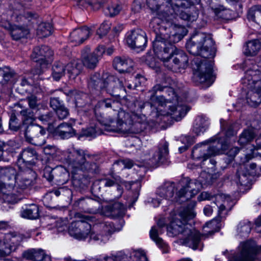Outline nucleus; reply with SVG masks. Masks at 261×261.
<instances>
[{
  "mask_svg": "<svg viewBox=\"0 0 261 261\" xmlns=\"http://www.w3.org/2000/svg\"><path fill=\"white\" fill-rule=\"evenodd\" d=\"M195 214L192 210H184L172 218L170 224L167 226V233L170 237L180 235L176 243L180 245L188 246L194 250L202 248L201 243V237L211 235L219 231V223L217 220H213L206 223L203 226L204 233L201 234L198 230L192 229L187 223L188 220L192 219Z\"/></svg>",
  "mask_w": 261,
  "mask_h": 261,
  "instance_id": "nucleus-2",
  "label": "nucleus"
},
{
  "mask_svg": "<svg viewBox=\"0 0 261 261\" xmlns=\"http://www.w3.org/2000/svg\"><path fill=\"white\" fill-rule=\"evenodd\" d=\"M99 105L102 108H113L114 111H116V109H119L120 107V103L112 98H108L101 100L99 102Z\"/></svg>",
  "mask_w": 261,
  "mask_h": 261,
  "instance_id": "nucleus-47",
  "label": "nucleus"
},
{
  "mask_svg": "<svg viewBox=\"0 0 261 261\" xmlns=\"http://www.w3.org/2000/svg\"><path fill=\"white\" fill-rule=\"evenodd\" d=\"M111 28V23L107 21H103L97 31V34L100 37L106 35Z\"/></svg>",
  "mask_w": 261,
  "mask_h": 261,
  "instance_id": "nucleus-49",
  "label": "nucleus"
},
{
  "mask_svg": "<svg viewBox=\"0 0 261 261\" xmlns=\"http://www.w3.org/2000/svg\"><path fill=\"white\" fill-rule=\"evenodd\" d=\"M242 83L249 89L246 95L247 102L251 107H256L261 103V74L256 66L247 70Z\"/></svg>",
  "mask_w": 261,
  "mask_h": 261,
  "instance_id": "nucleus-8",
  "label": "nucleus"
},
{
  "mask_svg": "<svg viewBox=\"0 0 261 261\" xmlns=\"http://www.w3.org/2000/svg\"><path fill=\"white\" fill-rule=\"evenodd\" d=\"M174 184L170 182H166L157 190L156 193L161 197L166 199H171L174 195Z\"/></svg>",
  "mask_w": 261,
  "mask_h": 261,
  "instance_id": "nucleus-32",
  "label": "nucleus"
},
{
  "mask_svg": "<svg viewBox=\"0 0 261 261\" xmlns=\"http://www.w3.org/2000/svg\"><path fill=\"white\" fill-rule=\"evenodd\" d=\"M9 127L11 130L16 131L20 126L16 122V118L15 116H12L9 121Z\"/></svg>",
  "mask_w": 261,
  "mask_h": 261,
  "instance_id": "nucleus-58",
  "label": "nucleus"
},
{
  "mask_svg": "<svg viewBox=\"0 0 261 261\" xmlns=\"http://www.w3.org/2000/svg\"><path fill=\"white\" fill-rule=\"evenodd\" d=\"M215 203L218 206L219 215H226L233 206V202L230 197L223 194H219L215 197Z\"/></svg>",
  "mask_w": 261,
  "mask_h": 261,
  "instance_id": "nucleus-22",
  "label": "nucleus"
},
{
  "mask_svg": "<svg viewBox=\"0 0 261 261\" xmlns=\"http://www.w3.org/2000/svg\"><path fill=\"white\" fill-rule=\"evenodd\" d=\"M213 196L211 195V194L207 192H202L198 197L199 201L213 200Z\"/></svg>",
  "mask_w": 261,
  "mask_h": 261,
  "instance_id": "nucleus-64",
  "label": "nucleus"
},
{
  "mask_svg": "<svg viewBox=\"0 0 261 261\" xmlns=\"http://www.w3.org/2000/svg\"><path fill=\"white\" fill-rule=\"evenodd\" d=\"M105 52V47L103 46H98L92 54L99 60Z\"/></svg>",
  "mask_w": 261,
  "mask_h": 261,
  "instance_id": "nucleus-59",
  "label": "nucleus"
},
{
  "mask_svg": "<svg viewBox=\"0 0 261 261\" xmlns=\"http://www.w3.org/2000/svg\"><path fill=\"white\" fill-rule=\"evenodd\" d=\"M3 241L6 247L10 249V254L14 251L22 241V237L16 232H10L5 235Z\"/></svg>",
  "mask_w": 261,
  "mask_h": 261,
  "instance_id": "nucleus-24",
  "label": "nucleus"
},
{
  "mask_svg": "<svg viewBox=\"0 0 261 261\" xmlns=\"http://www.w3.org/2000/svg\"><path fill=\"white\" fill-rule=\"evenodd\" d=\"M254 137V133L252 129H247L241 134L238 142L240 145L244 146L251 142Z\"/></svg>",
  "mask_w": 261,
  "mask_h": 261,
  "instance_id": "nucleus-44",
  "label": "nucleus"
},
{
  "mask_svg": "<svg viewBox=\"0 0 261 261\" xmlns=\"http://www.w3.org/2000/svg\"><path fill=\"white\" fill-rule=\"evenodd\" d=\"M138 115L133 112L131 114L120 110L117 114V119L110 116L103 120H99L109 132H119L123 134H137L140 130L137 128L140 125L136 120Z\"/></svg>",
  "mask_w": 261,
  "mask_h": 261,
  "instance_id": "nucleus-5",
  "label": "nucleus"
},
{
  "mask_svg": "<svg viewBox=\"0 0 261 261\" xmlns=\"http://www.w3.org/2000/svg\"><path fill=\"white\" fill-rule=\"evenodd\" d=\"M18 173L16 172L15 188L12 193L15 195L16 201L13 202H8L4 199H2L4 202L14 203L18 201L17 193L21 192V191L29 188L35 183V180L37 177L36 173L31 168H23Z\"/></svg>",
  "mask_w": 261,
  "mask_h": 261,
  "instance_id": "nucleus-13",
  "label": "nucleus"
},
{
  "mask_svg": "<svg viewBox=\"0 0 261 261\" xmlns=\"http://www.w3.org/2000/svg\"><path fill=\"white\" fill-rule=\"evenodd\" d=\"M168 154V143L163 142L160 143L158 150H150L145 154V160L150 166H155L160 162H163Z\"/></svg>",
  "mask_w": 261,
  "mask_h": 261,
  "instance_id": "nucleus-18",
  "label": "nucleus"
},
{
  "mask_svg": "<svg viewBox=\"0 0 261 261\" xmlns=\"http://www.w3.org/2000/svg\"><path fill=\"white\" fill-rule=\"evenodd\" d=\"M55 134L62 139H68L73 136L75 132L70 124L62 123L56 128Z\"/></svg>",
  "mask_w": 261,
  "mask_h": 261,
  "instance_id": "nucleus-31",
  "label": "nucleus"
},
{
  "mask_svg": "<svg viewBox=\"0 0 261 261\" xmlns=\"http://www.w3.org/2000/svg\"><path fill=\"white\" fill-rule=\"evenodd\" d=\"M113 65L120 72H128L133 66L131 59L125 57H116L114 59Z\"/></svg>",
  "mask_w": 261,
  "mask_h": 261,
  "instance_id": "nucleus-26",
  "label": "nucleus"
},
{
  "mask_svg": "<svg viewBox=\"0 0 261 261\" xmlns=\"http://www.w3.org/2000/svg\"><path fill=\"white\" fill-rule=\"evenodd\" d=\"M222 153V150L218 147L211 146L206 149L204 145H196L192 151V156L195 159H203L206 160L208 158L219 154Z\"/></svg>",
  "mask_w": 261,
  "mask_h": 261,
  "instance_id": "nucleus-21",
  "label": "nucleus"
},
{
  "mask_svg": "<svg viewBox=\"0 0 261 261\" xmlns=\"http://www.w3.org/2000/svg\"><path fill=\"white\" fill-rule=\"evenodd\" d=\"M127 258L126 255L122 252L117 253L115 255L99 256L95 258V261H121Z\"/></svg>",
  "mask_w": 261,
  "mask_h": 261,
  "instance_id": "nucleus-45",
  "label": "nucleus"
},
{
  "mask_svg": "<svg viewBox=\"0 0 261 261\" xmlns=\"http://www.w3.org/2000/svg\"><path fill=\"white\" fill-rule=\"evenodd\" d=\"M91 33L88 27H83L74 30L70 35L69 39L71 42L75 43V45H79L87 39Z\"/></svg>",
  "mask_w": 261,
  "mask_h": 261,
  "instance_id": "nucleus-23",
  "label": "nucleus"
},
{
  "mask_svg": "<svg viewBox=\"0 0 261 261\" xmlns=\"http://www.w3.org/2000/svg\"><path fill=\"white\" fill-rule=\"evenodd\" d=\"M237 176L240 185L247 186L250 183V175L248 173H244L239 170L238 171Z\"/></svg>",
  "mask_w": 261,
  "mask_h": 261,
  "instance_id": "nucleus-48",
  "label": "nucleus"
},
{
  "mask_svg": "<svg viewBox=\"0 0 261 261\" xmlns=\"http://www.w3.org/2000/svg\"><path fill=\"white\" fill-rule=\"evenodd\" d=\"M25 102V100H21L15 104L14 111L20 113L24 124H29L24 133L26 140L36 146L43 145L45 143L44 135L46 132L42 126L32 124L34 120V113L31 110L25 108L24 105Z\"/></svg>",
  "mask_w": 261,
  "mask_h": 261,
  "instance_id": "nucleus-6",
  "label": "nucleus"
},
{
  "mask_svg": "<svg viewBox=\"0 0 261 261\" xmlns=\"http://www.w3.org/2000/svg\"><path fill=\"white\" fill-rule=\"evenodd\" d=\"M186 47L191 54L201 56L204 58L201 61H194L195 64L194 74L199 83H205L207 87L210 86L214 82L213 62L205 59L214 56V42L211 36L202 32H198L187 42Z\"/></svg>",
  "mask_w": 261,
  "mask_h": 261,
  "instance_id": "nucleus-3",
  "label": "nucleus"
},
{
  "mask_svg": "<svg viewBox=\"0 0 261 261\" xmlns=\"http://www.w3.org/2000/svg\"><path fill=\"white\" fill-rule=\"evenodd\" d=\"M76 220L72 222L68 227L69 234L77 240H84L88 237L91 229L89 222L93 221V217L89 215L76 214Z\"/></svg>",
  "mask_w": 261,
  "mask_h": 261,
  "instance_id": "nucleus-12",
  "label": "nucleus"
},
{
  "mask_svg": "<svg viewBox=\"0 0 261 261\" xmlns=\"http://www.w3.org/2000/svg\"><path fill=\"white\" fill-rule=\"evenodd\" d=\"M66 70L69 74V77L74 79L81 73L82 65L74 61L66 65Z\"/></svg>",
  "mask_w": 261,
  "mask_h": 261,
  "instance_id": "nucleus-40",
  "label": "nucleus"
},
{
  "mask_svg": "<svg viewBox=\"0 0 261 261\" xmlns=\"http://www.w3.org/2000/svg\"><path fill=\"white\" fill-rule=\"evenodd\" d=\"M218 176H219V174L212 175L205 172H202L199 181L196 180H187L188 182L186 186L179 191L178 196L189 200L198 193L203 185L211 184Z\"/></svg>",
  "mask_w": 261,
  "mask_h": 261,
  "instance_id": "nucleus-11",
  "label": "nucleus"
},
{
  "mask_svg": "<svg viewBox=\"0 0 261 261\" xmlns=\"http://www.w3.org/2000/svg\"><path fill=\"white\" fill-rule=\"evenodd\" d=\"M90 49L86 47L82 51V59L83 65L88 68L94 69L97 65L99 60L92 53H90Z\"/></svg>",
  "mask_w": 261,
  "mask_h": 261,
  "instance_id": "nucleus-27",
  "label": "nucleus"
},
{
  "mask_svg": "<svg viewBox=\"0 0 261 261\" xmlns=\"http://www.w3.org/2000/svg\"><path fill=\"white\" fill-rule=\"evenodd\" d=\"M171 2L175 0H171ZM199 0H176V5L178 6L181 5L182 6L190 7L191 5L198 3Z\"/></svg>",
  "mask_w": 261,
  "mask_h": 261,
  "instance_id": "nucleus-53",
  "label": "nucleus"
},
{
  "mask_svg": "<svg viewBox=\"0 0 261 261\" xmlns=\"http://www.w3.org/2000/svg\"><path fill=\"white\" fill-rule=\"evenodd\" d=\"M44 152L46 154L53 156H57L60 155V151L54 145H47L44 148Z\"/></svg>",
  "mask_w": 261,
  "mask_h": 261,
  "instance_id": "nucleus-50",
  "label": "nucleus"
},
{
  "mask_svg": "<svg viewBox=\"0 0 261 261\" xmlns=\"http://www.w3.org/2000/svg\"><path fill=\"white\" fill-rule=\"evenodd\" d=\"M66 66L62 62H57L52 67V76L56 81H59L65 75Z\"/></svg>",
  "mask_w": 261,
  "mask_h": 261,
  "instance_id": "nucleus-37",
  "label": "nucleus"
},
{
  "mask_svg": "<svg viewBox=\"0 0 261 261\" xmlns=\"http://www.w3.org/2000/svg\"><path fill=\"white\" fill-rule=\"evenodd\" d=\"M213 10L216 15L220 18L224 17V13L225 10L223 6H220L218 7L213 8Z\"/></svg>",
  "mask_w": 261,
  "mask_h": 261,
  "instance_id": "nucleus-63",
  "label": "nucleus"
},
{
  "mask_svg": "<svg viewBox=\"0 0 261 261\" xmlns=\"http://www.w3.org/2000/svg\"><path fill=\"white\" fill-rule=\"evenodd\" d=\"M187 34L181 26L171 25L168 28L161 27L156 33L153 47L156 57L168 69L179 72L188 66V57L181 50L172 44L179 42Z\"/></svg>",
  "mask_w": 261,
  "mask_h": 261,
  "instance_id": "nucleus-1",
  "label": "nucleus"
},
{
  "mask_svg": "<svg viewBox=\"0 0 261 261\" xmlns=\"http://www.w3.org/2000/svg\"><path fill=\"white\" fill-rule=\"evenodd\" d=\"M3 83L14 84L16 82L17 75L15 71L8 66L3 67Z\"/></svg>",
  "mask_w": 261,
  "mask_h": 261,
  "instance_id": "nucleus-39",
  "label": "nucleus"
},
{
  "mask_svg": "<svg viewBox=\"0 0 261 261\" xmlns=\"http://www.w3.org/2000/svg\"><path fill=\"white\" fill-rule=\"evenodd\" d=\"M124 206L120 202H115L112 205L105 207V211L100 212L103 215L109 217H117L124 214Z\"/></svg>",
  "mask_w": 261,
  "mask_h": 261,
  "instance_id": "nucleus-29",
  "label": "nucleus"
},
{
  "mask_svg": "<svg viewBox=\"0 0 261 261\" xmlns=\"http://www.w3.org/2000/svg\"><path fill=\"white\" fill-rule=\"evenodd\" d=\"M50 107L56 111L60 107L64 106L62 101H61L59 98L53 97L51 98L50 100Z\"/></svg>",
  "mask_w": 261,
  "mask_h": 261,
  "instance_id": "nucleus-54",
  "label": "nucleus"
},
{
  "mask_svg": "<svg viewBox=\"0 0 261 261\" xmlns=\"http://www.w3.org/2000/svg\"><path fill=\"white\" fill-rule=\"evenodd\" d=\"M27 100L31 109H35L37 108L38 105L37 102V98L36 96L32 95L27 97Z\"/></svg>",
  "mask_w": 261,
  "mask_h": 261,
  "instance_id": "nucleus-57",
  "label": "nucleus"
},
{
  "mask_svg": "<svg viewBox=\"0 0 261 261\" xmlns=\"http://www.w3.org/2000/svg\"><path fill=\"white\" fill-rule=\"evenodd\" d=\"M171 12L169 13L167 15V19L169 21L170 18V16L172 15L173 13L175 14L179 15V17L184 20H190V15L188 13V8L189 7L182 6L181 5L176 6V1H173L172 3L170 4Z\"/></svg>",
  "mask_w": 261,
  "mask_h": 261,
  "instance_id": "nucleus-30",
  "label": "nucleus"
},
{
  "mask_svg": "<svg viewBox=\"0 0 261 261\" xmlns=\"http://www.w3.org/2000/svg\"><path fill=\"white\" fill-rule=\"evenodd\" d=\"M173 81L169 77H164L162 81L154 85L150 91L151 95L150 103L151 107L167 106L169 115L176 121H180L189 111L186 105L179 103L178 97L173 89L171 87Z\"/></svg>",
  "mask_w": 261,
  "mask_h": 261,
  "instance_id": "nucleus-4",
  "label": "nucleus"
},
{
  "mask_svg": "<svg viewBox=\"0 0 261 261\" xmlns=\"http://www.w3.org/2000/svg\"><path fill=\"white\" fill-rule=\"evenodd\" d=\"M102 80L100 79V75L95 73L91 75L88 81L89 88L95 89H106L110 94L118 96L125 91V87L129 89L132 88V85L126 81L124 77H117L113 75H108V73L102 74Z\"/></svg>",
  "mask_w": 261,
  "mask_h": 261,
  "instance_id": "nucleus-7",
  "label": "nucleus"
},
{
  "mask_svg": "<svg viewBox=\"0 0 261 261\" xmlns=\"http://www.w3.org/2000/svg\"><path fill=\"white\" fill-rule=\"evenodd\" d=\"M208 127V122L205 117L198 116L195 120L193 131L197 135L203 134Z\"/></svg>",
  "mask_w": 261,
  "mask_h": 261,
  "instance_id": "nucleus-38",
  "label": "nucleus"
},
{
  "mask_svg": "<svg viewBox=\"0 0 261 261\" xmlns=\"http://www.w3.org/2000/svg\"><path fill=\"white\" fill-rule=\"evenodd\" d=\"M63 153L64 160L68 167L74 169H84L88 162L87 160L90 158L85 151L74 148H69Z\"/></svg>",
  "mask_w": 261,
  "mask_h": 261,
  "instance_id": "nucleus-14",
  "label": "nucleus"
},
{
  "mask_svg": "<svg viewBox=\"0 0 261 261\" xmlns=\"http://www.w3.org/2000/svg\"><path fill=\"white\" fill-rule=\"evenodd\" d=\"M121 9V6L120 5L113 3L107 6L105 10V13L106 15L113 17L118 14Z\"/></svg>",
  "mask_w": 261,
  "mask_h": 261,
  "instance_id": "nucleus-46",
  "label": "nucleus"
},
{
  "mask_svg": "<svg viewBox=\"0 0 261 261\" xmlns=\"http://www.w3.org/2000/svg\"><path fill=\"white\" fill-rule=\"evenodd\" d=\"M261 47V44L258 40H252L247 42L243 47L244 54L247 56L256 55Z\"/></svg>",
  "mask_w": 261,
  "mask_h": 261,
  "instance_id": "nucleus-33",
  "label": "nucleus"
},
{
  "mask_svg": "<svg viewBox=\"0 0 261 261\" xmlns=\"http://www.w3.org/2000/svg\"><path fill=\"white\" fill-rule=\"evenodd\" d=\"M53 117V115L51 113H47V114L41 115L39 118L41 121L50 124L51 123Z\"/></svg>",
  "mask_w": 261,
  "mask_h": 261,
  "instance_id": "nucleus-60",
  "label": "nucleus"
},
{
  "mask_svg": "<svg viewBox=\"0 0 261 261\" xmlns=\"http://www.w3.org/2000/svg\"><path fill=\"white\" fill-rule=\"evenodd\" d=\"M16 170L11 167L0 166V198L8 202L16 201L12 193L15 184Z\"/></svg>",
  "mask_w": 261,
  "mask_h": 261,
  "instance_id": "nucleus-9",
  "label": "nucleus"
},
{
  "mask_svg": "<svg viewBox=\"0 0 261 261\" xmlns=\"http://www.w3.org/2000/svg\"><path fill=\"white\" fill-rule=\"evenodd\" d=\"M65 170L62 167H57L54 169H51L50 167H46L43 171V177L48 181H51L54 179V174H57L58 173H63L62 176H64L67 175L66 172H63Z\"/></svg>",
  "mask_w": 261,
  "mask_h": 261,
  "instance_id": "nucleus-41",
  "label": "nucleus"
},
{
  "mask_svg": "<svg viewBox=\"0 0 261 261\" xmlns=\"http://www.w3.org/2000/svg\"><path fill=\"white\" fill-rule=\"evenodd\" d=\"M126 41L130 47L138 51L144 50L147 42L145 33L141 30H134L128 33Z\"/></svg>",
  "mask_w": 261,
  "mask_h": 261,
  "instance_id": "nucleus-19",
  "label": "nucleus"
},
{
  "mask_svg": "<svg viewBox=\"0 0 261 261\" xmlns=\"http://www.w3.org/2000/svg\"><path fill=\"white\" fill-rule=\"evenodd\" d=\"M135 257L136 258L135 261H147V258L144 252L141 250H138L135 251Z\"/></svg>",
  "mask_w": 261,
  "mask_h": 261,
  "instance_id": "nucleus-56",
  "label": "nucleus"
},
{
  "mask_svg": "<svg viewBox=\"0 0 261 261\" xmlns=\"http://www.w3.org/2000/svg\"><path fill=\"white\" fill-rule=\"evenodd\" d=\"M162 226L160 225V223H158L156 225L152 226L149 232L150 237L159 247L163 249L164 252H167L168 251V245L159 237V235L163 233L162 230H161Z\"/></svg>",
  "mask_w": 261,
  "mask_h": 261,
  "instance_id": "nucleus-25",
  "label": "nucleus"
},
{
  "mask_svg": "<svg viewBox=\"0 0 261 261\" xmlns=\"http://www.w3.org/2000/svg\"><path fill=\"white\" fill-rule=\"evenodd\" d=\"M99 226L101 229V232L104 234L101 239V241L103 242L108 241L111 234L116 231V228L111 222H105L100 223Z\"/></svg>",
  "mask_w": 261,
  "mask_h": 261,
  "instance_id": "nucleus-35",
  "label": "nucleus"
},
{
  "mask_svg": "<svg viewBox=\"0 0 261 261\" xmlns=\"http://www.w3.org/2000/svg\"><path fill=\"white\" fill-rule=\"evenodd\" d=\"M103 6V2L101 0H92L90 2V7L94 10L99 9Z\"/></svg>",
  "mask_w": 261,
  "mask_h": 261,
  "instance_id": "nucleus-61",
  "label": "nucleus"
},
{
  "mask_svg": "<svg viewBox=\"0 0 261 261\" xmlns=\"http://www.w3.org/2000/svg\"><path fill=\"white\" fill-rule=\"evenodd\" d=\"M172 2L171 0H146L148 7L159 17H154L151 20L150 26L158 24L160 19L168 20L167 15L171 11L170 4Z\"/></svg>",
  "mask_w": 261,
  "mask_h": 261,
  "instance_id": "nucleus-15",
  "label": "nucleus"
},
{
  "mask_svg": "<svg viewBox=\"0 0 261 261\" xmlns=\"http://www.w3.org/2000/svg\"><path fill=\"white\" fill-rule=\"evenodd\" d=\"M251 229V223L246 220L240 222L237 226V232L239 235L242 237L247 236Z\"/></svg>",
  "mask_w": 261,
  "mask_h": 261,
  "instance_id": "nucleus-43",
  "label": "nucleus"
},
{
  "mask_svg": "<svg viewBox=\"0 0 261 261\" xmlns=\"http://www.w3.org/2000/svg\"><path fill=\"white\" fill-rule=\"evenodd\" d=\"M239 254L234 261H254V256L261 251V246H257L253 241L242 243L239 246Z\"/></svg>",
  "mask_w": 261,
  "mask_h": 261,
  "instance_id": "nucleus-17",
  "label": "nucleus"
},
{
  "mask_svg": "<svg viewBox=\"0 0 261 261\" xmlns=\"http://www.w3.org/2000/svg\"><path fill=\"white\" fill-rule=\"evenodd\" d=\"M100 182L101 184L104 185L105 187H111L115 184L116 179L105 178L101 179Z\"/></svg>",
  "mask_w": 261,
  "mask_h": 261,
  "instance_id": "nucleus-62",
  "label": "nucleus"
},
{
  "mask_svg": "<svg viewBox=\"0 0 261 261\" xmlns=\"http://www.w3.org/2000/svg\"><path fill=\"white\" fill-rule=\"evenodd\" d=\"M38 18L37 13L24 9L16 13L15 21L22 24L20 26L14 25L11 27L10 34L13 39L17 40L29 34V30L25 26L35 23Z\"/></svg>",
  "mask_w": 261,
  "mask_h": 261,
  "instance_id": "nucleus-10",
  "label": "nucleus"
},
{
  "mask_svg": "<svg viewBox=\"0 0 261 261\" xmlns=\"http://www.w3.org/2000/svg\"><path fill=\"white\" fill-rule=\"evenodd\" d=\"M22 217L30 219H36L39 217V208L35 204H31L23 208L21 212Z\"/></svg>",
  "mask_w": 261,
  "mask_h": 261,
  "instance_id": "nucleus-34",
  "label": "nucleus"
},
{
  "mask_svg": "<svg viewBox=\"0 0 261 261\" xmlns=\"http://www.w3.org/2000/svg\"><path fill=\"white\" fill-rule=\"evenodd\" d=\"M248 19L261 26V6H252L248 11Z\"/></svg>",
  "mask_w": 261,
  "mask_h": 261,
  "instance_id": "nucleus-36",
  "label": "nucleus"
},
{
  "mask_svg": "<svg viewBox=\"0 0 261 261\" xmlns=\"http://www.w3.org/2000/svg\"><path fill=\"white\" fill-rule=\"evenodd\" d=\"M10 249L6 247L4 241L0 240V257L8 256L10 254Z\"/></svg>",
  "mask_w": 261,
  "mask_h": 261,
  "instance_id": "nucleus-55",
  "label": "nucleus"
},
{
  "mask_svg": "<svg viewBox=\"0 0 261 261\" xmlns=\"http://www.w3.org/2000/svg\"><path fill=\"white\" fill-rule=\"evenodd\" d=\"M55 112L58 118L61 120L67 118L69 114L68 109L66 108L64 105L57 110Z\"/></svg>",
  "mask_w": 261,
  "mask_h": 261,
  "instance_id": "nucleus-51",
  "label": "nucleus"
},
{
  "mask_svg": "<svg viewBox=\"0 0 261 261\" xmlns=\"http://www.w3.org/2000/svg\"><path fill=\"white\" fill-rule=\"evenodd\" d=\"M239 152V148L237 147L231 148L226 151L225 153L229 157L228 161H226V164H229L234 159V157Z\"/></svg>",
  "mask_w": 261,
  "mask_h": 261,
  "instance_id": "nucleus-52",
  "label": "nucleus"
},
{
  "mask_svg": "<svg viewBox=\"0 0 261 261\" xmlns=\"http://www.w3.org/2000/svg\"><path fill=\"white\" fill-rule=\"evenodd\" d=\"M53 27L49 22L41 23L38 28L37 34L39 37H46L52 33Z\"/></svg>",
  "mask_w": 261,
  "mask_h": 261,
  "instance_id": "nucleus-42",
  "label": "nucleus"
},
{
  "mask_svg": "<svg viewBox=\"0 0 261 261\" xmlns=\"http://www.w3.org/2000/svg\"><path fill=\"white\" fill-rule=\"evenodd\" d=\"M53 51L47 46H37L34 48L31 55V58L39 65L40 69H36L33 70V73L41 74L43 70L47 67L48 61L47 59L52 56Z\"/></svg>",
  "mask_w": 261,
  "mask_h": 261,
  "instance_id": "nucleus-16",
  "label": "nucleus"
},
{
  "mask_svg": "<svg viewBox=\"0 0 261 261\" xmlns=\"http://www.w3.org/2000/svg\"><path fill=\"white\" fill-rule=\"evenodd\" d=\"M37 153L32 147H27L22 150L18 159V166L19 169L31 168L37 159Z\"/></svg>",
  "mask_w": 261,
  "mask_h": 261,
  "instance_id": "nucleus-20",
  "label": "nucleus"
},
{
  "mask_svg": "<svg viewBox=\"0 0 261 261\" xmlns=\"http://www.w3.org/2000/svg\"><path fill=\"white\" fill-rule=\"evenodd\" d=\"M22 256L32 261H43L46 258L50 260V257L46 255L43 250L32 249L24 252Z\"/></svg>",
  "mask_w": 261,
  "mask_h": 261,
  "instance_id": "nucleus-28",
  "label": "nucleus"
}]
</instances>
